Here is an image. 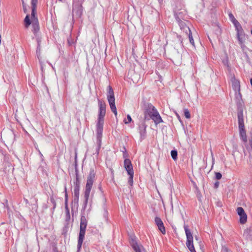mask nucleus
Wrapping results in <instances>:
<instances>
[{"label":"nucleus","mask_w":252,"mask_h":252,"mask_svg":"<svg viewBox=\"0 0 252 252\" xmlns=\"http://www.w3.org/2000/svg\"><path fill=\"white\" fill-rule=\"evenodd\" d=\"M114 114H115V115L116 116L117 115V111H113Z\"/></svg>","instance_id":"obj_53"},{"label":"nucleus","mask_w":252,"mask_h":252,"mask_svg":"<svg viewBox=\"0 0 252 252\" xmlns=\"http://www.w3.org/2000/svg\"><path fill=\"white\" fill-rule=\"evenodd\" d=\"M40 154L41 155V157H43V155H42V154H41V153H40Z\"/></svg>","instance_id":"obj_56"},{"label":"nucleus","mask_w":252,"mask_h":252,"mask_svg":"<svg viewBox=\"0 0 252 252\" xmlns=\"http://www.w3.org/2000/svg\"><path fill=\"white\" fill-rule=\"evenodd\" d=\"M65 220L67 224H68L70 220V215L69 213V210L68 208H65Z\"/></svg>","instance_id":"obj_21"},{"label":"nucleus","mask_w":252,"mask_h":252,"mask_svg":"<svg viewBox=\"0 0 252 252\" xmlns=\"http://www.w3.org/2000/svg\"><path fill=\"white\" fill-rule=\"evenodd\" d=\"M174 112H175V113H176V115H177V117H178V118L179 120L180 121V122L181 123H182V120H181V119L180 117L179 116V115H178V114L176 112V111H174Z\"/></svg>","instance_id":"obj_51"},{"label":"nucleus","mask_w":252,"mask_h":252,"mask_svg":"<svg viewBox=\"0 0 252 252\" xmlns=\"http://www.w3.org/2000/svg\"><path fill=\"white\" fill-rule=\"evenodd\" d=\"M101 143H100V145L97 144V146L95 149V154H96V155H98L99 154V150L101 147Z\"/></svg>","instance_id":"obj_36"},{"label":"nucleus","mask_w":252,"mask_h":252,"mask_svg":"<svg viewBox=\"0 0 252 252\" xmlns=\"http://www.w3.org/2000/svg\"><path fill=\"white\" fill-rule=\"evenodd\" d=\"M74 186H78V188H80V182L79 181H76L74 183Z\"/></svg>","instance_id":"obj_46"},{"label":"nucleus","mask_w":252,"mask_h":252,"mask_svg":"<svg viewBox=\"0 0 252 252\" xmlns=\"http://www.w3.org/2000/svg\"><path fill=\"white\" fill-rule=\"evenodd\" d=\"M239 131L240 139L243 142H246L247 141V137L246 135L245 127H239Z\"/></svg>","instance_id":"obj_16"},{"label":"nucleus","mask_w":252,"mask_h":252,"mask_svg":"<svg viewBox=\"0 0 252 252\" xmlns=\"http://www.w3.org/2000/svg\"><path fill=\"white\" fill-rule=\"evenodd\" d=\"M189 42L193 46H194V40L193 39V37H192V34H191V31H190V32H189Z\"/></svg>","instance_id":"obj_29"},{"label":"nucleus","mask_w":252,"mask_h":252,"mask_svg":"<svg viewBox=\"0 0 252 252\" xmlns=\"http://www.w3.org/2000/svg\"><path fill=\"white\" fill-rule=\"evenodd\" d=\"M222 177V175L220 172L215 173V178L217 180H220Z\"/></svg>","instance_id":"obj_35"},{"label":"nucleus","mask_w":252,"mask_h":252,"mask_svg":"<svg viewBox=\"0 0 252 252\" xmlns=\"http://www.w3.org/2000/svg\"><path fill=\"white\" fill-rule=\"evenodd\" d=\"M233 23L236 29H238V28L240 29V27H242L240 24L238 22V21H236L235 22H234Z\"/></svg>","instance_id":"obj_38"},{"label":"nucleus","mask_w":252,"mask_h":252,"mask_svg":"<svg viewBox=\"0 0 252 252\" xmlns=\"http://www.w3.org/2000/svg\"><path fill=\"white\" fill-rule=\"evenodd\" d=\"M124 166L126 170L127 174L132 173H133V170L132 165L130 159L128 158H126L124 161Z\"/></svg>","instance_id":"obj_13"},{"label":"nucleus","mask_w":252,"mask_h":252,"mask_svg":"<svg viewBox=\"0 0 252 252\" xmlns=\"http://www.w3.org/2000/svg\"><path fill=\"white\" fill-rule=\"evenodd\" d=\"M107 211L105 209H104V216L105 218V220H107Z\"/></svg>","instance_id":"obj_45"},{"label":"nucleus","mask_w":252,"mask_h":252,"mask_svg":"<svg viewBox=\"0 0 252 252\" xmlns=\"http://www.w3.org/2000/svg\"><path fill=\"white\" fill-rule=\"evenodd\" d=\"M132 121L131 118L129 115H127L126 117V119L124 120V122L125 124H127L130 123Z\"/></svg>","instance_id":"obj_32"},{"label":"nucleus","mask_w":252,"mask_h":252,"mask_svg":"<svg viewBox=\"0 0 252 252\" xmlns=\"http://www.w3.org/2000/svg\"><path fill=\"white\" fill-rule=\"evenodd\" d=\"M145 120H153L156 125L163 122V121L158 111H146L144 115Z\"/></svg>","instance_id":"obj_3"},{"label":"nucleus","mask_w":252,"mask_h":252,"mask_svg":"<svg viewBox=\"0 0 252 252\" xmlns=\"http://www.w3.org/2000/svg\"><path fill=\"white\" fill-rule=\"evenodd\" d=\"M229 19L232 22V23H234V22H235L236 21H237L235 18L234 17V15L231 13H229Z\"/></svg>","instance_id":"obj_31"},{"label":"nucleus","mask_w":252,"mask_h":252,"mask_svg":"<svg viewBox=\"0 0 252 252\" xmlns=\"http://www.w3.org/2000/svg\"><path fill=\"white\" fill-rule=\"evenodd\" d=\"M22 1L23 11H24V12L26 13L27 12V11H28L27 10V6L26 4H25V3L24 2V0H22Z\"/></svg>","instance_id":"obj_34"},{"label":"nucleus","mask_w":252,"mask_h":252,"mask_svg":"<svg viewBox=\"0 0 252 252\" xmlns=\"http://www.w3.org/2000/svg\"><path fill=\"white\" fill-rule=\"evenodd\" d=\"M97 126V144L100 145V143H101V138L102 136L103 131V126Z\"/></svg>","instance_id":"obj_15"},{"label":"nucleus","mask_w":252,"mask_h":252,"mask_svg":"<svg viewBox=\"0 0 252 252\" xmlns=\"http://www.w3.org/2000/svg\"><path fill=\"white\" fill-rule=\"evenodd\" d=\"M238 120V127H245L244 125V117L243 111H239L237 114Z\"/></svg>","instance_id":"obj_17"},{"label":"nucleus","mask_w":252,"mask_h":252,"mask_svg":"<svg viewBox=\"0 0 252 252\" xmlns=\"http://www.w3.org/2000/svg\"><path fill=\"white\" fill-rule=\"evenodd\" d=\"M237 212L240 216V222L241 224L245 223L247 220V216L245 213L244 209L241 207H239L237 209Z\"/></svg>","instance_id":"obj_9"},{"label":"nucleus","mask_w":252,"mask_h":252,"mask_svg":"<svg viewBox=\"0 0 252 252\" xmlns=\"http://www.w3.org/2000/svg\"><path fill=\"white\" fill-rule=\"evenodd\" d=\"M143 108L144 110H157L151 103L145 101L143 102Z\"/></svg>","instance_id":"obj_20"},{"label":"nucleus","mask_w":252,"mask_h":252,"mask_svg":"<svg viewBox=\"0 0 252 252\" xmlns=\"http://www.w3.org/2000/svg\"><path fill=\"white\" fill-rule=\"evenodd\" d=\"M40 50H41V47H40V45H38L37 47V50H36V53H37V55L38 57L40 54Z\"/></svg>","instance_id":"obj_41"},{"label":"nucleus","mask_w":252,"mask_h":252,"mask_svg":"<svg viewBox=\"0 0 252 252\" xmlns=\"http://www.w3.org/2000/svg\"><path fill=\"white\" fill-rule=\"evenodd\" d=\"M222 252H231L226 248H224L222 249Z\"/></svg>","instance_id":"obj_48"},{"label":"nucleus","mask_w":252,"mask_h":252,"mask_svg":"<svg viewBox=\"0 0 252 252\" xmlns=\"http://www.w3.org/2000/svg\"><path fill=\"white\" fill-rule=\"evenodd\" d=\"M50 201L53 205V209H54L56 207V203L55 199L53 196L50 197Z\"/></svg>","instance_id":"obj_33"},{"label":"nucleus","mask_w":252,"mask_h":252,"mask_svg":"<svg viewBox=\"0 0 252 252\" xmlns=\"http://www.w3.org/2000/svg\"><path fill=\"white\" fill-rule=\"evenodd\" d=\"M95 175V173L94 171V170L91 169L90 170L89 175L87 178V183L85 187V190L84 192L85 201L84 202L83 206L84 210L86 209L88 203L90 192L94 180Z\"/></svg>","instance_id":"obj_1"},{"label":"nucleus","mask_w":252,"mask_h":252,"mask_svg":"<svg viewBox=\"0 0 252 252\" xmlns=\"http://www.w3.org/2000/svg\"><path fill=\"white\" fill-rule=\"evenodd\" d=\"M147 126L145 123L141 124L139 126V131L140 134V138L141 140L144 139L146 137Z\"/></svg>","instance_id":"obj_14"},{"label":"nucleus","mask_w":252,"mask_h":252,"mask_svg":"<svg viewBox=\"0 0 252 252\" xmlns=\"http://www.w3.org/2000/svg\"><path fill=\"white\" fill-rule=\"evenodd\" d=\"M195 239L196 240H198V238L197 237V236H195Z\"/></svg>","instance_id":"obj_54"},{"label":"nucleus","mask_w":252,"mask_h":252,"mask_svg":"<svg viewBox=\"0 0 252 252\" xmlns=\"http://www.w3.org/2000/svg\"><path fill=\"white\" fill-rule=\"evenodd\" d=\"M79 196H74V201L75 203H76L78 204V201H79Z\"/></svg>","instance_id":"obj_44"},{"label":"nucleus","mask_w":252,"mask_h":252,"mask_svg":"<svg viewBox=\"0 0 252 252\" xmlns=\"http://www.w3.org/2000/svg\"><path fill=\"white\" fill-rule=\"evenodd\" d=\"M184 229L187 236L186 245L190 252H196L193 244V236L187 225H184Z\"/></svg>","instance_id":"obj_4"},{"label":"nucleus","mask_w":252,"mask_h":252,"mask_svg":"<svg viewBox=\"0 0 252 252\" xmlns=\"http://www.w3.org/2000/svg\"><path fill=\"white\" fill-rule=\"evenodd\" d=\"M219 182H216L215 184H214V187H215V188L217 189L218 188L219 186Z\"/></svg>","instance_id":"obj_47"},{"label":"nucleus","mask_w":252,"mask_h":252,"mask_svg":"<svg viewBox=\"0 0 252 252\" xmlns=\"http://www.w3.org/2000/svg\"><path fill=\"white\" fill-rule=\"evenodd\" d=\"M98 105L99 106V110H105L106 109V104L104 101L98 99Z\"/></svg>","instance_id":"obj_22"},{"label":"nucleus","mask_w":252,"mask_h":252,"mask_svg":"<svg viewBox=\"0 0 252 252\" xmlns=\"http://www.w3.org/2000/svg\"><path fill=\"white\" fill-rule=\"evenodd\" d=\"M32 32H33L34 35L36 36L37 33L39 31V25L38 21V19L36 15H34V17H32Z\"/></svg>","instance_id":"obj_10"},{"label":"nucleus","mask_w":252,"mask_h":252,"mask_svg":"<svg viewBox=\"0 0 252 252\" xmlns=\"http://www.w3.org/2000/svg\"><path fill=\"white\" fill-rule=\"evenodd\" d=\"M184 115L186 118L189 119L190 117L189 111H184Z\"/></svg>","instance_id":"obj_40"},{"label":"nucleus","mask_w":252,"mask_h":252,"mask_svg":"<svg viewBox=\"0 0 252 252\" xmlns=\"http://www.w3.org/2000/svg\"><path fill=\"white\" fill-rule=\"evenodd\" d=\"M232 87L235 93H240V83L234 76L231 79Z\"/></svg>","instance_id":"obj_11"},{"label":"nucleus","mask_w":252,"mask_h":252,"mask_svg":"<svg viewBox=\"0 0 252 252\" xmlns=\"http://www.w3.org/2000/svg\"><path fill=\"white\" fill-rule=\"evenodd\" d=\"M37 0H32V13L31 16L34 17V15L36 14V7H37Z\"/></svg>","instance_id":"obj_19"},{"label":"nucleus","mask_w":252,"mask_h":252,"mask_svg":"<svg viewBox=\"0 0 252 252\" xmlns=\"http://www.w3.org/2000/svg\"><path fill=\"white\" fill-rule=\"evenodd\" d=\"M87 220L85 216L84 213L82 214L80 219V231L78 240L77 249L79 251L84 238L85 235L86 229L87 225Z\"/></svg>","instance_id":"obj_2"},{"label":"nucleus","mask_w":252,"mask_h":252,"mask_svg":"<svg viewBox=\"0 0 252 252\" xmlns=\"http://www.w3.org/2000/svg\"><path fill=\"white\" fill-rule=\"evenodd\" d=\"M211 156L212 158V161H213V164L214 163L215 159H214V156H213V153L212 151H211Z\"/></svg>","instance_id":"obj_52"},{"label":"nucleus","mask_w":252,"mask_h":252,"mask_svg":"<svg viewBox=\"0 0 252 252\" xmlns=\"http://www.w3.org/2000/svg\"><path fill=\"white\" fill-rule=\"evenodd\" d=\"M80 188L78 186H74V196H79Z\"/></svg>","instance_id":"obj_27"},{"label":"nucleus","mask_w":252,"mask_h":252,"mask_svg":"<svg viewBox=\"0 0 252 252\" xmlns=\"http://www.w3.org/2000/svg\"><path fill=\"white\" fill-rule=\"evenodd\" d=\"M155 222L158 226V229L163 234H164L166 232L165 228L161 219L159 217H156L155 219Z\"/></svg>","instance_id":"obj_12"},{"label":"nucleus","mask_w":252,"mask_h":252,"mask_svg":"<svg viewBox=\"0 0 252 252\" xmlns=\"http://www.w3.org/2000/svg\"><path fill=\"white\" fill-rule=\"evenodd\" d=\"M129 243L135 252H142V251H144L143 247L138 244L134 236H130Z\"/></svg>","instance_id":"obj_6"},{"label":"nucleus","mask_w":252,"mask_h":252,"mask_svg":"<svg viewBox=\"0 0 252 252\" xmlns=\"http://www.w3.org/2000/svg\"><path fill=\"white\" fill-rule=\"evenodd\" d=\"M243 36V35H237V38H238V41H239V42L240 44H242V43L243 42V39H242Z\"/></svg>","instance_id":"obj_37"},{"label":"nucleus","mask_w":252,"mask_h":252,"mask_svg":"<svg viewBox=\"0 0 252 252\" xmlns=\"http://www.w3.org/2000/svg\"><path fill=\"white\" fill-rule=\"evenodd\" d=\"M235 102L237 106L238 110H243L245 106L241 93H235Z\"/></svg>","instance_id":"obj_8"},{"label":"nucleus","mask_w":252,"mask_h":252,"mask_svg":"<svg viewBox=\"0 0 252 252\" xmlns=\"http://www.w3.org/2000/svg\"><path fill=\"white\" fill-rule=\"evenodd\" d=\"M64 191H65V201H64V206H65V208H68V204H67V201H68V195H67V191H66V187H65Z\"/></svg>","instance_id":"obj_28"},{"label":"nucleus","mask_w":252,"mask_h":252,"mask_svg":"<svg viewBox=\"0 0 252 252\" xmlns=\"http://www.w3.org/2000/svg\"><path fill=\"white\" fill-rule=\"evenodd\" d=\"M25 201L26 203H28V200L27 199H25Z\"/></svg>","instance_id":"obj_55"},{"label":"nucleus","mask_w":252,"mask_h":252,"mask_svg":"<svg viewBox=\"0 0 252 252\" xmlns=\"http://www.w3.org/2000/svg\"><path fill=\"white\" fill-rule=\"evenodd\" d=\"M107 99L111 108V110H116V107L115 103L114 93L112 87L111 86L108 87Z\"/></svg>","instance_id":"obj_5"},{"label":"nucleus","mask_w":252,"mask_h":252,"mask_svg":"<svg viewBox=\"0 0 252 252\" xmlns=\"http://www.w3.org/2000/svg\"><path fill=\"white\" fill-rule=\"evenodd\" d=\"M36 40H37V44L40 45L41 39L39 37H38V38H37Z\"/></svg>","instance_id":"obj_50"},{"label":"nucleus","mask_w":252,"mask_h":252,"mask_svg":"<svg viewBox=\"0 0 252 252\" xmlns=\"http://www.w3.org/2000/svg\"><path fill=\"white\" fill-rule=\"evenodd\" d=\"M176 19L178 22V24L180 27L181 30H185L186 31V32L189 31V32H190V30L188 26H187V25H186L184 21L181 20L178 16H176Z\"/></svg>","instance_id":"obj_18"},{"label":"nucleus","mask_w":252,"mask_h":252,"mask_svg":"<svg viewBox=\"0 0 252 252\" xmlns=\"http://www.w3.org/2000/svg\"><path fill=\"white\" fill-rule=\"evenodd\" d=\"M104 118V117H101V116L98 115L96 126H103Z\"/></svg>","instance_id":"obj_24"},{"label":"nucleus","mask_w":252,"mask_h":252,"mask_svg":"<svg viewBox=\"0 0 252 252\" xmlns=\"http://www.w3.org/2000/svg\"><path fill=\"white\" fill-rule=\"evenodd\" d=\"M233 23L236 29H238V28L240 29V27H242L240 24L238 22V21H236L235 22H234Z\"/></svg>","instance_id":"obj_39"},{"label":"nucleus","mask_w":252,"mask_h":252,"mask_svg":"<svg viewBox=\"0 0 252 252\" xmlns=\"http://www.w3.org/2000/svg\"><path fill=\"white\" fill-rule=\"evenodd\" d=\"M216 31L217 32V33H220L221 32V29L220 27L218 26H216Z\"/></svg>","instance_id":"obj_42"},{"label":"nucleus","mask_w":252,"mask_h":252,"mask_svg":"<svg viewBox=\"0 0 252 252\" xmlns=\"http://www.w3.org/2000/svg\"><path fill=\"white\" fill-rule=\"evenodd\" d=\"M83 8L82 5L79 2L74 3L73 4L72 12L77 18H80L83 12Z\"/></svg>","instance_id":"obj_7"},{"label":"nucleus","mask_w":252,"mask_h":252,"mask_svg":"<svg viewBox=\"0 0 252 252\" xmlns=\"http://www.w3.org/2000/svg\"><path fill=\"white\" fill-rule=\"evenodd\" d=\"M171 156L172 158L176 160L177 159L178 152L177 150H172L171 152Z\"/></svg>","instance_id":"obj_26"},{"label":"nucleus","mask_w":252,"mask_h":252,"mask_svg":"<svg viewBox=\"0 0 252 252\" xmlns=\"http://www.w3.org/2000/svg\"><path fill=\"white\" fill-rule=\"evenodd\" d=\"M128 174L129 176L128 179V183L130 186H132L133 185V178L134 172L132 173H131Z\"/></svg>","instance_id":"obj_25"},{"label":"nucleus","mask_w":252,"mask_h":252,"mask_svg":"<svg viewBox=\"0 0 252 252\" xmlns=\"http://www.w3.org/2000/svg\"><path fill=\"white\" fill-rule=\"evenodd\" d=\"M76 181H79V175L77 171H76Z\"/></svg>","instance_id":"obj_49"},{"label":"nucleus","mask_w":252,"mask_h":252,"mask_svg":"<svg viewBox=\"0 0 252 252\" xmlns=\"http://www.w3.org/2000/svg\"><path fill=\"white\" fill-rule=\"evenodd\" d=\"M24 22H25V26L26 28H28L29 26L31 24V21L30 19L29 15H27L26 16L25 19H24Z\"/></svg>","instance_id":"obj_23"},{"label":"nucleus","mask_w":252,"mask_h":252,"mask_svg":"<svg viewBox=\"0 0 252 252\" xmlns=\"http://www.w3.org/2000/svg\"><path fill=\"white\" fill-rule=\"evenodd\" d=\"M236 30L237 31V35L244 34V32L242 27H240V29L238 28V29H236Z\"/></svg>","instance_id":"obj_30"},{"label":"nucleus","mask_w":252,"mask_h":252,"mask_svg":"<svg viewBox=\"0 0 252 252\" xmlns=\"http://www.w3.org/2000/svg\"><path fill=\"white\" fill-rule=\"evenodd\" d=\"M105 112L106 111H99V116H101V117H104L105 116Z\"/></svg>","instance_id":"obj_43"},{"label":"nucleus","mask_w":252,"mask_h":252,"mask_svg":"<svg viewBox=\"0 0 252 252\" xmlns=\"http://www.w3.org/2000/svg\"><path fill=\"white\" fill-rule=\"evenodd\" d=\"M59 1H62V0H59Z\"/></svg>","instance_id":"obj_57"}]
</instances>
